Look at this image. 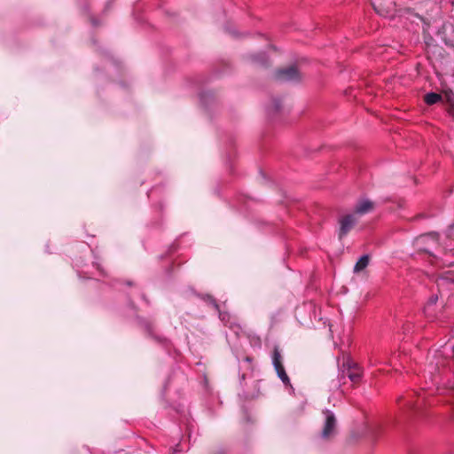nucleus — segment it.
<instances>
[{
	"label": "nucleus",
	"mask_w": 454,
	"mask_h": 454,
	"mask_svg": "<svg viewBox=\"0 0 454 454\" xmlns=\"http://www.w3.org/2000/svg\"><path fill=\"white\" fill-rule=\"evenodd\" d=\"M324 422L323 428L320 434L321 438L323 439H330L334 436L337 431V419L335 414L325 409L323 411Z\"/></svg>",
	"instance_id": "nucleus-1"
},
{
	"label": "nucleus",
	"mask_w": 454,
	"mask_h": 454,
	"mask_svg": "<svg viewBox=\"0 0 454 454\" xmlns=\"http://www.w3.org/2000/svg\"><path fill=\"white\" fill-rule=\"evenodd\" d=\"M272 364L277 372L278 377L281 380V381L286 385L290 384V379L286 372L285 367L283 365V357L280 353V350L278 347H274L272 353Z\"/></svg>",
	"instance_id": "nucleus-2"
},
{
	"label": "nucleus",
	"mask_w": 454,
	"mask_h": 454,
	"mask_svg": "<svg viewBox=\"0 0 454 454\" xmlns=\"http://www.w3.org/2000/svg\"><path fill=\"white\" fill-rule=\"evenodd\" d=\"M358 217L356 215V214L350 213L342 215L339 219V239H343L351 230L352 228L357 223Z\"/></svg>",
	"instance_id": "nucleus-3"
},
{
	"label": "nucleus",
	"mask_w": 454,
	"mask_h": 454,
	"mask_svg": "<svg viewBox=\"0 0 454 454\" xmlns=\"http://www.w3.org/2000/svg\"><path fill=\"white\" fill-rule=\"evenodd\" d=\"M341 374L342 377L347 376L352 382H358L361 379L359 366L348 358L343 362Z\"/></svg>",
	"instance_id": "nucleus-4"
},
{
	"label": "nucleus",
	"mask_w": 454,
	"mask_h": 454,
	"mask_svg": "<svg viewBox=\"0 0 454 454\" xmlns=\"http://www.w3.org/2000/svg\"><path fill=\"white\" fill-rule=\"evenodd\" d=\"M276 79L279 82H298L301 75L295 67L279 69L276 73Z\"/></svg>",
	"instance_id": "nucleus-5"
},
{
	"label": "nucleus",
	"mask_w": 454,
	"mask_h": 454,
	"mask_svg": "<svg viewBox=\"0 0 454 454\" xmlns=\"http://www.w3.org/2000/svg\"><path fill=\"white\" fill-rule=\"evenodd\" d=\"M372 208V203L368 200H364L356 204L353 214L359 218L361 215L368 213Z\"/></svg>",
	"instance_id": "nucleus-6"
},
{
	"label": "nucleus",
	"mask_w": 454,
	"mask_h": 454,
	"mask_svg": "<svg viewBox=\"0 0 454 454\" xmlns=\"http://www.w3.org/2000/svg\"><path fill=\"white\" fill-rule=\"evenodd\" d=\"M370 258L368 254H364L361 256L354 266V272L358 273L364 270L368 266Z\"/></svg>",
	"instance_id": "nucleus-7"
},
{
	"label": "nucleus",
	"mask_w": 454,
	"mask_h": 454,
	"mask_svg": "<svg viewBox=\"0 0 454 454\" xmlns=\"http://www.w3.org/2000/svg\"><path fill=\"white\" fill-rule=\"evenodd\" d=\"M426 104L431 106L442 100V96L435 92H429L425 95L424 98Z\"/></svg>",
	"instance_id": "nucleus-8"
},
{
	"label": "nucleus",
	"mask_w": 454,
	"mask_h": 454,
	"mask_svg": "<svg viewBox=\"0 0 454 454\" xmlns=\"http://www.w3.org/2000/svg\"><path fill=\"white\" fill-rule=\"evenodd\" d=\"M281 108V101L279 98H273L271 104L267 106V112L269 114L278 113Z\"/></svg>",
	"instance_id": "nucleus-9"
},
{
	"label": "nucleus",
	"mask_w": 454,
	"mask_h": 454,
	"mask_svg": "<svg viewBox=\"0 0 454 454\" xmlns=\"http://www.w3.org/2000/svg\"><path fill=\"white\" fill-rule=\"evenodd\" d=\"M253 61L259 65L266 66L269 59L265 52H260L259 54L253 56Z\"/></svg>",
	"instance_id": "nucleus-10"
},
{
	"label": "nucleus",
	"mask_w": 454,
	"mask_h": 454,
	"mask_svg": "<svg viewBox=\"0 0 454 454\" xmlns=\"http://www.w3.org/2000/svg\"><path fill=\"white\" fill-rule=\"evenodd\" d=\"M206 300L207 301H208L210 304L213 305V307L215 309H218V304L216 303V301H215V299L209 295H207L206 296Z\"/></svg>",
	"instance_id": "nucleus-11"
},
{
	"label": "nucleus",
	"mask_w": 454,
	"mask_h": 454,
	"mask_svg": "<svg viewBox=\"0 0 454 454\" xmlns=\"http://www.w3.org/2000/svg\"><path fill=\"white\" fill-rule=\"evenodd\" d=\"M437 299H438V298H437V296H432V297L430 298V300H429V302H430L431 304H434V303L436 302Z\"/></svg>",
	"instance_id": "nucleus-12"
},
{
	"label": "nucleus",
	"mask_w": 454,
	"mask_h": 454,
	"mask_svg": "<svg viewBox=\"0 0 454 454\" xmlns=\"http://www.w3.org/2000/svg\"><path fill=\"white\" fill-rule=\"evenodd\" d=\"M225 317H226L225 313H222V312L219 313V317L222 321L225 320Z\"/></svg>",
	"instance_id": "nucleus-13"
}]
</instances>
